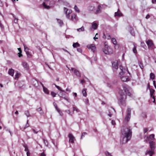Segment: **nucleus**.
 Listing matches in <instances>:
<instances>
[{
	"mask_svg": "<svg viewBox=\"0 0 156 156\" xmlns=\"http://www.w3.org/2000/svg\"><path fill=\"white\" fill-rule=\"evenodd\" d=\"M122 87L126 94H124L122 90L119 91L120 95V97L119 101V104L122 108V107H125L126 105V95L130 96L132 92V88L128 85L126 84H122Z\"/></svg>",
	"mask_w": 156,
	"mask_h": 156,
	"instance_id": "obj_1",
	"label": "nucleus"
},
{
	"mask_svg": "<svg viewBox=\"0 0 156 156\" xmlns=\"http://www.w3.org/2000/svg\"><path fill=\"white\" fill-rule=\"evenodd\" d=\"M122 135L120 143L122 144L126 143L130 140L132 137V128L130 126H122L121 130Z\"/></svg>",
	"mask_w": 156,
	"mask_h": 156,
	"instance_id": "obj_2",
	"label": "nucleus"
},
{
	"mask_svg": "<svg viewBox=\"0 0 156 156\" xmlns=\"http://www.w3.org/2000/svg\"><path fill=\"white\" fill-rule=\"evenodd\" d=\"M121 71L119 73V76L121 80L123 82H127L129 79L127 75L129 73L130 74L128 69H120Z\"/></svg>",
	"mask_w": 156,
	"mask_h": 156,
	"instance_id": "obj_3",
	"label": "nucleus"
},
{
	"mask_svg": "<svg viewBox=\"0 0 156 156\" xmlns=\"http://www.w3.org/2000/svg\"><path fill=\"white\" fill-rule=\"evenodd\" d=\"M112 67L113 68H122V65H121V62L119 60H114L112 61Z\"/></svg>",
	"mask_w": 156,
	"mask_h": 156,
	"instance_id": "obj_4",
	"label": "nucleus"
},
{
	"mask_svg": "<svg viewBox=\"0 0 156 156\" xmlns=\"http://www.w3.org/2000/svg\"><path fill=\"white\" fill-rule=\"evenodd\" d=\"M148 48L149 49L153 50L154 48V46L151 40H148L146 41Z\"/></svg>",
	"mask_w": 156,
	"mask_h": 156,
	"instance_id": "obj_5",
	"label": "nucleus"
},
{
	"mask_svg": "<svg viewBox=\"0 0 156 156\" xmlns=\"http://www.w3.org/2000/svg\"><path fill=\"white\" fill-rule=\"evenodd\" d=\"M131 109L128 107L127 109V114L125 118V121L128 122L129 120L131 117Z\"/></svg>",
	"mask_w": 156,
	"mask_h": 156,
	"instance_id": "obj_6",
	"label": "nucleus"
},
{
	"mask_svg": "<svg viewBox=\"0 0 156 156\" xmlns=\"http://www.w3.org/2000/svg\"><path fill=\"white\" fill-rule=\"evenodd\" d=\"M150 146V149H148L147 150H150L151 151H154L155 149V143L153 141H150L149 142Z\"/></svg>",
	"mask_w": 156,
	"mask_h": 156,
	"instance_id": "obj_7",
	"label": "nucleus"
},
{
	"mask_svg": "<svg viewBox=\"0 0 156 156\" xmlns=\"http://www.w3.org/2000/svg\"><path fill=\"white\" fill-rule=\"evenodd\" d=\"M60 97H61L66 101H67L68 102H69L70 100V99L69 98L66 97L65 94H63L62 93L60 92L59 94L58 95Z\"/></svg>",
	"mask_w": 156,
	"mask_h": 156,
	"instance_id": "obj_8",
	"label": "nucleus"
},
{
	"mask_svg": "<svg viewBox=\"0 0 156 156\" xmlns=\"http://www.w3.org/2000/svg\"><path fill=\"white\" fill-rule=\"evenodd\" d=\"M89 49L90 50L93 52H94L95 51L96 47L94 44H90L88 45L87 46Z\"/></svg>",
	"mask_w": 156,
	"mask_h": 156,
	"instance_id": "obj_9",
	"label": "nucleus"
},
{
	"mask_svg": "<svg viewBox=\"0 0 156 156\" xmlns=\"http://www.w3.org/2000/svg\"><path fill=\"white\" fill-rule=\"evenodd\" d=\"M69 142L73 143H74V141L75 139V137L71 133H69Z\"/></svg>",
	"mask_w": 156,
	"mask_h": 156,
	"instance_id": "obj_10",
	"label": "nucleus"
},
{
	"mask_svg": "<svg viewBox=\"0 0 156 156\" xmlns=\"http://www.w3.org/2000/svg\"><path fill=\"white\" fill-rule=\"evenodd\" d=\"M103 52L106 54H109L112 52V49L110 48H108L107 49L104 48L103 49Z\"/></svg>",
	"mask_w": 156,
	"mask_h": 156,
	"instance_id": "obj_11",
	"label": "nucleus"
},
{
	"mask_svg": "<svg viewBox=\"0 0 156 156\" xmlns=\"http://www.w3.org/2000/svg\"><path fill=\"white\" fill-rule=\"evenodd\" d=\"M71 71L72 72H73L76 75V76L79 77L81 76V74L79 72L78 70H77L76 69H71Z\"/></svg>",
	"mask_w": 156,
	"mask_h": 156,
	"instance_id": "obj_12",
	"label": "nucleus"
},
{
	"mask_svg": "<svg viewBox=\"0 0 156 156\" xmlns=\"http://www.w3.org/2000/svg\"><path fill=\"white\" fill-rule=\"evenodd\" d=\"M154 153V151H150V150H147L145 153V155H147L149 154L150 156H152Z\"/></svg>",
	"mask_w": 156,
	"mask_h": 156,
	"instance_id": "obj_13",
	"label": "nucleus"
},
{
	"mask_svg": "<svg viewBox=\"0 0 156 156\" xmlns=\"http://www.w3.org/2000/svg\"><path fill=\"white\" fill-rule=\"evenodd\" d=\"M71 20L74 22H76L77 20V17L75 14H73L71 16Z\"/></svg>",
	"mask_w": 156,
	"mask_h": 156,
	"instance_id": "obj_14",
	"label": "nucleus"
},
{
	"mask_svg": "<svg viewBox=\"0 0 156 156\" xmlns=\"http://www.w3.org/2000/svg\"><path fill=\"white\" fill-rule=\"evenodd\" d=\"M98 27V25L94 22L92 23L91 27L92 28H93L94 30H95Z\"/></svg>",
	"mask_w": 156,
	"mask_h": 156,
	"instance_id": "obj_15",
	"label": "nucleus"
},
{
	"mask_svg": "<svg viewBox=\"0 0 156 156\" xmlns=\"http://www.w3.org/2000/svg\"><path fill=\"white\" fill-rule=\"evenodd\" d=\"M101 6L100 5H98L95 13V14H98L100 13L101 12Z\"/></svg>",
	"mask_w": 156,
	"mask_h": 156,
	"instance_id": "obj_16",
	"label": "nucleus"
},
{
	"mask_svg": "<svg viewBox=\"0 0 156 156\" xmlns=\"http://www.w3.org/2000/svg\"><path fill=\"white\" fill-rule=\"evenodd\" d=\"M115 16H117L118 17H120L122 15V13L119 11V9H118V11L117 12H115Z\"/></svg>",
	"mask_w": 156,
	"mask_h": 156,
	"instance_id": "obj_17",
	"label": "nucleus"
},
{
	"mask_svg": "<svg viewBox=\"0 0 156 156\" xmlns=\"http://www.w3.org/2000/svg\"><path fill=\"white\" fill-rule=\"evenodd\" d=\"M14 70L13 69H9L8 71V73L12 76H13L14 75Z\"/></svg>",
	"mask_w": 156,
	"mask_h": 156,
	"instance_id": "obj_18",
	"label": "nucleus"
},
{
	"mask_svg": "<svg viewBox=\"0 0 156 156\" xmlns=\"http://www.w3.org/2000/svg\"><path fill=\"white\" fill-rule=\"evenodd\" d=\"M58 23L60 25V26H62L63 24V22L62 20L60 19H56Z\"/></svg>",
	"mask_w": 156,
	"mask_h": 156,
	"instance_id": "obj_19",
	"label": "nucleus"
},
{
	"mask_svg": "<svg viewBox=\"0 0 156 156\" xmlns=\"http://www.w3.org/2000/svg\"><path fill=\"white\" fill-rule=\"evenodd\" d=\"M22 65L25 68H27L29 67L27 63L26 62H22Z\"/></svg>",
	"mask_w": 156,
	"mask_h": 156,
	"instance_id": "obj_20",
	"label": "nucleus"
},
{
	"mask_svg": "<svg viewBox=\"0 0 156 156\" xmlns=\"http://www.w3.org/2000/svg\"><path fill=\"white\" fill-rule=\"evenodd\" d=\"M154 134H151L148 137H147V138H149L151 140H154Z\"/></svg>",
	"mask_w": 156,
	"mask_h": 156,
	"instance_id": "obj_21",
	"label": "nucleus"
},
{
	"mask_svg": "<svg viewBox=\"0 0 156 156\" xmlns=\"http://www.w3.org/2000/svg\"><path fill=\"white\" fill-rule=\"evenodd\" d=\"M86 89H83L82 91V93L84 97H86L87 95V94L86 93Z\"/></svg>",
	"mask_w": 156,
	"mask_h": 156,
	"instance_id": "obj_22",
	"label": "nucleus"
},
{
	"mask_svg": "<svg viewBox=\"0 0 156 156\" xmlns=\"http://www.w3.org/2000/svg\"><path fill=\"white\" fill-rule=\"evenodd\" d=\"M20 76V74L18 72H17L15 76V79L16 80H18Z\"/></svg>",
	"mask_w": 156,
	"mask_h": 156,
	"instance_id": "obj_23",
	"label": "nucleus"
},
{
	"mask_svg": "<svg viewBox=\"0 0 156 156\" xmlns=\"http://www.w3.org/2000/svg\"><path fill=\"white\" fill-rule=\"evenodd\" d=\"M43 90L45 94H49V92L48 89L46 87H44V88L43 89Z\"/></svg>",
	"mask_w": 156,
	"mask_h": 156,
	"instance_id": "obj_24",
	"label": "nucleus"
},
{
	"mask_svg": "<svg viewBox=\"0 0 156 156\" xmlns=\"http://www.w3.org/2000/svg\"><path fill=\"white\" fill-rule=\"evenodd\" d=\"M54 85L55 87H56V88H57L60 91H61L62 92H65V91L64 90H62L60 87L56 85L55 84H54Z\"/></svg>",
	"mask_w": 156,
	"mask_h": 156,
	"instance_id": "obj_25",
	"label": "nucleus"
},
{
	"mask_svg": "<svg viewBox=\"0 0 156 156\" xmlns=\"http://www.w3.org/2000/svg\"><path fill=\"white\" fill-rule=\"evenodd\" d=\"M80 44L78 42L73 43V46L74 48H77L80 46Z\"/></svg>",
	"mask_w": 156,
	"mask_h": 156,
	"instance_id": "obj_26",
	"label": "nucleus"
},
{
	"mask_svg": "<svg viewBox=\"0 0 156 156\" xmlns=\"http://www.w3.org/2000/svg\"><path fill=\"white\" fill-rule=\"evenodd\" d=\"M112 43L116 45L117 44V42L115 38H112Z\"/></svg>",
	"mask_w": 156,
	"mask_h": 156,
	"instance_id": "obj_27",
	"label": "nucleus"
},
{
	"mask_svg": "<svg viewBox=\"0 0 156 156\" xmlns=\"http://www.w3.org/2000/svg\"><path fill=\"white\" fill-rule=\"evenodd\" d=\"M68 12H67L66 16L67 18L69 19L70 17L69 14L72 12V11L71 9H69L68 10Z\"/></svg>",
	"mask_w": 156,
	"mask_h": 156,
	"instance_id": "obj_28",
	"label": "nucleus"
},
{
	"mask_svg": "<svg viewBox=\"0 0 156 156\" xmlns=\"http://www.w3.org/2000/svg\"><path fill=\"white\" fill-rule=\"evenodd\" d=\"M77 30L79 32L83 31H84V28L83 26L77 29Z\"/></svg>",
	"mask_w": 156,
	"mask_h": 156,
	"instance_id": "obj_29",
	"label": "nucleus"
},
{
	"mask_svg": "<svg viewBox=\"0 0 156 156\" xmlns=\"http://www.w3.org/2000/svg\"><path fill=\"white\" fill-rule=\"evenodd\" d=\"M155 91V90L154 89H150V95L151 97H153V96H154L153 95Z\"/></svg>",
	"mask_w": 156,
	"mask_h": 156,
	"instance_id": "obj_30",
	"label": "nucleus"
},
{
	"mask_svg": "<svg viewBox=\"0 0 156 156\" xmlns=\"http://www.w3.org/2000/svg\"><path fill=\"white\" fill-rule=\"evenodd\" d=\"M26 54L27 55V57L30 58L32 57V55L30 54V52L29 51H26Z\"/></svg>",
	"mask_w": 156,
	"mask_h": 156,
	"instance_id": "obj_31",
	"label": "nucleus"
},
{
	"mask_svg": "<svg viewBox=\"0 0 156 156\" xmlns=\"http://www.w3.org/2000/svg\"><path fill=\"white\" fill-rule=\"evenodd\" d=\"M37 111L39 112L41 114H43V112L41 108L40 107L37 109Z\"/></svg>",
	"mask_w": 156,
	"mask_h": 156,
	"instance_id": "obj_32",
	"label": "nucleus"
},
{
	"mask_svg": "<svg viewBox=\"0 0 156 156\" xmlns=\"http://www.w3.org/2000/svg\"><path fill=\"white\" fill-rule=\"evenodd\" d=\"M74 9L75 10V11L79 13L80 12V10L77 7V6L75 5L74 7Z\"/></svg>",
	"mask_w": 156,
	"mask_h": 156,
	"instance_id": "obj_33",
	"label": "nucleus"
},
{
	"mask_svg": "<svg viewBox=\"0 0 156 156\" xmlns=\"http://www.w3.org/2000/svg\"><path fill=\"white\" fill-rule=\"evenodd\" d=\"M88 9L90 10L93 11L95 9V7L94 6L91 5L89 7Z\"/></svg>",
	"mask_w": 156,
	"mask_h": 156,
	"instance_id": "obj_34",
	"label": "nucleus"
},
{
	"mask_svg": "<svg viewBox=\"0 0 156 156\" xmlns=\"http://www.w3.org/2000/svg\"><path fill=\"white\" fill-rule=\"evenodd\" d=\"M25 114L27 117H29L30 116L28 111H26L25 112Z\"/></svg>",
	"mask_w": 156,
	"mask_h": 156,
	"instance_id": "obj_35",
	"label": "nucleus"
},
{
	"mask_svg": "<svg viewBox=\"0 0 156 156\" xmlns=\"http://www.w3.org/2000/svg\"><path fill=\"white\" fill-rule=\"evenodd\" d=\"M43 142H44V144L46 146H47L48 145V143L47 140L44 139H43Z\"/></svg>",
	"mask_w": 156,
	"mask_h": 156,
	"instance_id": "obj_36",
	"label": "nucleus"
},
{
	"mask_svg": "<svg viewBox=\"0 0 156 156\" xmlns=\"http://www.w3.org/2000/svg\"><path fill=\"white\" fill-rule=\"evenodd\" d=\"M150 78L152 79H154L155 76L154 73H151L150 74Z\"/></svg>",
	"mask_w": 156,
	"mask_h": 156,
	"instance_id": "obj_37",
	"label": "nucleus"
},
{
	"mask_svg": "<svg viewBox=\"0 0 156 156\" xmlns=\"http://www.w3.org/2000/svg\"><path fill=\"white\" fill-rule=\"evenodd\" d=\"M43 6L45 8L49 9L50 8V7L49 6H47L45 2H43Z\"/></svg>",
	"mask_w": 156,
	"mask_h": 156,
	"instance_id": "obj_38",
	"label": "nucleus"
},
{
	"mask_svg": "<svg viewBox=\"0 0 156 156\" xmlns=\"http://www.w3.org/2000/svg\"><path fill=\"white\" fill-rule=\"evenodd\" d=\"M134 47L133 49V51L134 53L136 54L137 53V51L136 50V47L135 44H134Z\"/></svg>",
	"mask_w": 156,
	"mask_h": 156,
	"instance_id": "obj_39",
	"label": "nucleus"
},
{
	"mask_svg": "<svg viewBox=\"0 0 156 156\" xmlns=\"http://www.w3.org/2000/svg\"><path fill=\"white\" fill-rule=\"evenodd\" d=\"M139 64L140 67V68H143V63L141 62H139Z\"/></svg>",
	"mask_w": 156,
	"mask_h": 156,
	"instance_id": "obj_40",
	"label": "nucleus"
},
{
	"mask_svg": "<svg viewBox=\"0 0 156 156\" xmlns=\"http://www.w3.org/2000/svg\"><path fill=\"white\" fill-rule=\"evenodd\" d=\"M105 154L106 156H112L111 153L107 151L105 152Z\"/></svg>",
	"mask_w": 156,
	"mask_h": 156,
	"instance_id": "obj_41",
	"label": "nucleus"
},
{
	"mask_svg": "<svg viewBox=\"0 0 156 156\" xmlns=\"http://www.w3.org/2000/svg\"><path fill=\"white\" fill-rule=\"evenodd\" d=\"M24 147L25 148V150L24 151H29L27 147V146L26 145H23Z\"/></svg>",
	"mask_w": 156,
	"mask_h": 156,
	"instance_id": "obj_42",
	"label": "nucleus"
},
{
	"mask_svg": "<svg viewBox=\"0 0 156 156\" xmlns=\"http://www.w3.org/2000/svg\"><path fill=\"white\" fill-rule=\"evenodd\" d=\"M51 94L53 97H55L56 94L53 91H51Z\"/></svg>",
	"mask_w": 156,
	"mask_h": 156,
	"instance_id": "obj_43",
	"label": "nucleus"
},
{
	"mask_svg": "<svg viewBox=\"0 0 156 156\" xmlns=\"http://www.w3.org/2000/svg\"><path fill=\"white\" fill-rule=\"evenodd\" d=\"M87 135V133L85 132H84L82 134L81 138H82L83 137H84V136Z\"/></svg>",
	"mask_w": 156,
	"mask_h": 156,
	"instance_id": "obj_44",
	"label": "nucleus"
},
{
	"mask_svg": "<svg viewBox=\"0 0 156 156\" xmlns=\"http://www.w3.org/2000/svg\"><path fill=\"white\" fill-rule=\"evenodd\" d=\"M148 131V129L147 128H144V134H147V131Z\"/></svg>",
	"mask_w": 156,
	"mask_h": 156,
	"instance_id": "obj_45",
	"label": "nucleus"
},
{
	"mask_svg": "<svg viewBox=\"0 0 156 156\" xmlns=\"http://www.w3.org/2000/svg\"><path fill=\"white\" fill-rule=\"evenodd\" d=\"M64 12H65V13L67 15V12H68V9L64 7Z\"/></svg>",
	"mask_w": 156,
	"mask_h": 156,
	"instance_id": "obj_46",
	"label": "nucleus"
},
{
	"mask_svg": "<svg viewBox=\"0 0 156 156\" xmlns=\"http://www.w3.org/2000/svg\"><path fill=\"white\" fill-rule=\"evenodd\" d=\"M55 108L56 111L58 112L60 111V110L58 108L56 105H55Z\"/></svg>",
	"mask_w": 156,
	"mask_h": 156,
	"instance_id": "obj_47",
	"label": "nucleus"
},
{
	"mask_svg": "<svg viewBox=\"0 0 156 156\" xmlns=\"http://www.w3.org/2000/svg\"><path fill=\"white\" fill-rule=\"evenodd\" d=\"M29 126V124H26L25 126L24 127L23 130H25Z\"/></svg>",
	"mask_w": 156,
	"mask_h": 156,
	"instance_id": "obj_48",
	"label": "nucleus"
},
{
	"mask_svg": "<svg viewBox=\"0 0 156 156\" xmlns=\"http://www.w3.org/2000/svg\"><path fill=\"white\" fill-rule=\"evenodd\" d=\"M73 111H76L77 112H79L78 109L77 108L75 107H73Z\"/></svg>",
	"mask_w": 156,
	"mask_h": 156,
	"instance_id": "obj_49",
	"label": "nucleus"
},
{
	"mask_svg": "<svg viewBox=\"0 0 156 156\" xmlns=\"http://www.w3.org/2000/svg\"><path fill=\"white\" fill-rule=\"evenodd\" d=\"M24 50L26 52V51H28L29 50L28 48L26 47V46L24 45Z\"/></svg>",
	"mask_w": 156,
	"mask_h": 156,
	"instance_id": "obj_50",
	"label": "nucleus"
},
{
	"mask_svg": "<svg viewBox=\"0 0 156 156\" xmlns=\"http://www.w3.org/2000/svg\"><path fill=\"white\" fill-rule=\"evenodd\" d=\"M22 52H19L18 53V56L19 57H20L23 56V55L22 54H21Z\"/></svg>",
	"mask_w": 156,
	"mask_h": 156,
	"instance_id": "obj_51",
	"label": "nucleus"
},
{
	"mask_svg": "<svg viewBox=\"0 0 156 156\" xmlns=\"http://www.w3.org/2000/svg\"><path fill=\"white\" fill-rule=\"evenodd\" d=\"M111 123L112 125H115V122L114 120H112Z\"/></svg>",
	"mask_w": 156,
	"mask_h": 156,
	"instance_id": "obj_52",
	"label": "nucleus"
},
{
	"mask_svg": "<svg viewBox=\"0 0 156 156\" xmlns=\"http://www.w3.org/2000/svg\"><path fill=\"white\" fill-rule=\"evenodd\" d=\"M77 50L79 52H82V49L80 48H78Z\"/></svg>",
	"mask_w": 156,
	"mask_h": 156,
	"instance_id": "obj_53",
	"label": "nucleus"
},
{
	"mask_svg": "<svg viewBox=\"0 0 156 156\" xmlns=\"http://www.w3.org/2000/svg\"><path fill=\"white\" fill-rule=\"evenodd\" d=\"M85 80H82L80 81V83L83 84L85 83Z\"/></svg>",
	"mask_w": 156,
	"mask_h": 156,
	"instance_id": "obj_54",
	"label": "nucleus"
},
{
	"mask_svg": "<svg viewBox=\"0 0 156 156\" xmlns=\"http://www.w3.org/2000/svg\"><path fill=\"white\" fill-rule=\"evenodd\" d=\"M85 103L86 104H87L89 102V100L88 99H87L85 100Z\"/></svg>",
	"mask_w": 156,
	"mask_h": 156,
	"instance_id": "obj_55",
	"label": "nucleus"
},
{
	"mask_svg": "<svg viewBox=\"0 0 156 156\" xmlns=\"http://www.w3.org/2000/svg\"><path fill=\"white\" fill-rule=\"evenodd\" d=\"M32 130L33 131L34 133H35V134L37 133L38 132V131H37V132L34 129H32Z\"/></svg>",
	"mask_w": 156,
	"mask_h": 156,
	"instance_id": "obj_56",
	"label": "nucleus"
},
{
	"mask_svg": "<svg viewBox=\"0 0 156 156\" xmlns=\"http://www.w3.org/2000/svg\"><path fill=\"white\" fill-rule=\"evenodd\" d=\"M150 18V15L149 14H147V16H146L145 18L146 19H148Z\"/></svg>",
	"mask_w": 156,
	"mask_h": 156,
	"instance_id": "obj_57",
	"label": "nucleus"
},
{
	"mask_svg": "<svg viewBox=\"0 0 156 156\" xmlns=\"http://www.w3.org/2000/svg\"><path fill=\"white\" fill-rule=\"evenodd\" d=\"M18 19L17 18H15L14 20V21L15 23H17L18 22Z\"/></svg>",
	"mask_w": 156,
	"mask_h": 156,
	"instance_id": "obj_58",
	"label": "nucleus"
},
{
	"mask_svg": "<svg viewBox=\"0 0 156 156\" xmlns=\"http://www.w3.org/2000/svg\"><path fill=\"white\" fill-rule=\"evenodd\" d=\"M27 156H30V153L29 152V151H27Z\"/></svg>",
	"mask_w": 156,
	"mask_h": 156,
	"instance_id": "obj_59",
	"label": "nucleus"
},
{
	"mask_svg": "<svg viewBox=\"0 0 156 156\" xmlns=\"http://www.w3.org/2000/svg\"><path fill=\"white\" fill-rule=\"evenodd\" d=\"M65 112H68V113L69 114V115H71V113H70V112L69 111V110H66L65 111Z\"/></svg>",
	"mask_w": 156,
	"mask_h": 156,
	"instance_id": "obj_60",
	"label": "nucleus"
},
{
	"mask_svg": "<svg viewBox=\"0 0 156 156\" xmlns=\"http://www.w3.org/2000/svg\"><path fill=\"white\" fill-rule=\"evenodd\" d=\"M60 115L62 116L63 115L62 113L60 111V112H58Z\"/></svg>",
	"mask_w": 156,
	"mask_h": 156,
	"instance_id": "obj_61",
	"label": "nucleus"
},
{
	"mask_svg": "<svg viewBox=\"0 0 156 156\" xmlns=\"http://www.w3.org/2000/svg\"><path fill=\"white\" fill-rule=\"evenodd\" d=\"M3 5V4L2 2L1 1V0H0V6H2Z\"/></svg>",
	"mask_w": 156,
	"mask_h": 156,
	"instance_id": "obj_62",
	"label": "nucleus"
},
{
	"mask_svg": "<svg viewBox=\"0 0 156 156\" xmlns=\"http://www.w3.org/2000/svg\"><path fill=\"white\" fill-rule=\"evenodd\" d=\"M40 156H46V155L44 153H41Z\"/></svg>",
	"mask_w": 156,
	"mask_h": 156,
	"instance_id": "obj_63",
	"label": "nucleus"
},
{
	"mask_svg": "<svg viewBox=\"0 0 156 156\" xmlns=\"http://www.w3.org/2000/svg\"><path fill=\"white\" fill-rule=\"evenodd\" d=\"M112 115V114H111L110 112H109V113L108 114V115L110 117H111Z\"/></svg>",
	"mask_w": 156,
	"mask_h": 156,
	"instance_id": "obj_64",
	"label": "nucleus"
}]
</instances>
